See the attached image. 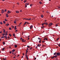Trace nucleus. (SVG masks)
Segmentation results:
<instances>
[{
    "instance_id": "nucleus-1",
    "label": "nucleus",
    "mask_w": 60,
    "mask_h": 60,
    "mask_svg": "<svg viewBox=\"0 0 60 60\" xmlns=\"http://www.w3.org/2000/svg\"><path fill=\"white\" fill-rule=\"evenodd\" d=\"M56 55L57 56H60V53L59 52H57L56 54Z\"/></svg>"
},
{
    "instance_id": "nucleus-2",
    "label": "nucleus",
    "mask_w": 60,
    "mask_h": 60,
    "mask_svg": "<svg viewBox=\"0 0 60 60\" xmlns=\"http://www.w3.org/2000/svg\"><path fill=\"white\" fill-rule=\"evenodd\" d=\"M52 23H50L49 24V26H52Z\"/></svg>"
},
{
    "instance_id": "nucleus-3",
    "label": "nucleus",
    "mask_w": 60,
    "mask_h": 60,
    "mask_svg": "<svg viewBox=\"0 0 60 60\" xmlns=\"http://www.w3.org/2000/svg\"><path fill=\"white\" fill-rule=\"evenodd\" d=\"M8 13V14H9V13H11V12L10 11H8L7 12Z\"/></svg>"
},
{
    "instance_id": "nucleus-4",
    "label": "nucleus",
    "mask_w": 60,
    "mask_h": 60,
    "mask_svg": "<svg viewBox=\"0 0 60 60\" xmlns=\"http://www.w3.org/2000/svg\"><path fill=\"white\" fill-rule=\"evenodd\" d=\"M33 28V25H31L30 26V29H32Z\"/></svg>"
},
{
    "instance_id": "nucleus-5",
    "label": "nucleus",
    "mask_w": 60,
    "mask_h": 60,
    "mask_svg": "<svg viewBox=\"0 0 60 60\" xmlns=\"http://www.w3.org/2000/svg\"><path fill=\"white\" fill-rule=\"evenodd\" d=\"M8 35V34H7V32H6L5 35H6V36H7V35Z\"/></svg>"
},
{
    "instance_id": "nucleus-6",
    "label": "nucleus",
    "mask_w": 60,
    "mask_h": 60,
    "mask_svg": "<svg viewBox=\"0 0 60 60\" xmlns=\"http://www.w3.org/2000/svg\"><path fill=\"white\" fill-rule=\"evenodd\" d=\"M14 22L15 24H16V20L15 19L14 21Z\"/></svg>"
},
{
    "instance_id": "nucleus-7",
    "label": "nucleus",
    "mask_w": 60,
    "mask_h": 60,
    "mask_svg": "<svg viewBox=\"0 0 60 60\" xmlns=\"http://www.w3.org/2000/svg\"><path fill=\"white\" fill-rule=\"evenodd\" d=\"M45 24V22H44V23H42V26H43V25H44V24Z\"/></svg>"
},
{
    "instance_id": "nucleus-8",
    "label": "nucleus",
    "mask_w": 60,
    "mask_h": 60,
    "mask_svg": "<svg viewBox=\"0 0 60 60\" xmlns=\"http://www.w3.org/2000/svg\"><path fill=\"white\" fill-rule=\"evenodd\" d=\"M17 26H15V30H16L17 29Z\"/></svg>"
},
{
    "instance_id": "nucleus-9",
    "label": "nucleus",
    "mask_w": 60,
    "mask_h": 60,
    "mask_svg": "<svg viewBox=\"0 0 60 60\" xmlns=\"http://www.w3.org/2000/svg\"><path fill=\"white\" fill-rule=\"evenodd\" d=\"M4 12V10H2V13H3Z\"/></svg>"
},
{
    "instance_id": "nucleus-10",
    "label": "nucleus",
    "mask_w": 60,
    "mask_h": 60,
    "mask_svg": "<svg viewBox=\"0 0 60 60\" xmlns=\"http://www.w3.org/2000/svg\"><path fill=\"white\" fill-rule=\"evenodd\" d=\"M57 55H56V56H54V58H56V57H57Z\"/></svg>"
},
{
    "instance_id": "nucleus-11",
    "label": "nucleus",
    "mask_w": 60,
    "mask_h": 60,
    "mask_svg": "<svg viewBox=\"0 0 60 60\" xmlns=\"http://www.w3.org/2000/svg\"><path fill=\"white\" fill-rule=\"evenodd\" d=\"M15 50L14 49H13V50H12V52H14L15 51Z\"/></svg>"
},
{
    "instance_id": "nucleus-12",
    "label": "nucleus",
    "mask_w": 60,
    "mask_h": 60,
    "mask_svg": "<svg viewBox=\"0 0 60 60\" xmlns=\"http://www.w3.org/2000/svg\"><path fill=\"white\" fill-rule=\"evenodd\" d=\"M24 39H22V42H24Z\"/></svg>"
},
{
    "instance_id": "nucleus-13",
    "label": "nucleus",
    "mask_w": 60,
    "mask_h": 60,
    "mask_svg": "<svg viewBox=\"0 0 60 60\" xmlns=\"http://www.w3.org/2000/svg\"><path fill=\"white\" fill-rule=\"evenodd\" d=\"M5 37V36H4L3 37H1L0 38H4Z\"/></svg>"
},
{
    "instance_id": "nucleus-14",
    "label": "nucleus",
    "mask_w": 60,
    "mask_h": 60,
    "mask_svg": "<svg viewBox=\"0 0 60 60\" xmlns=\"http://www.w3.org/2000/svg\"><path fill=\"white\" fill-rule=\"evenodd\" d=\"M26 58L27 60H28V57L27 56V55H26Z\"/></svg>"
},
{
    "instance_id": "nucleus-15",
    "label": "nucleus",
    "mask_w": 60,
    "mask_h": 60,
    "mask_svg": "<svg viewBox=\"0 0 60 60\" xmlns=\"http://www.w3.org/2000/svg\"><path fill=\"white\" fill-rule=\"evenodd\" d=\"M6 17H7V18H8V15L7 14H6Z\"/></svg>"
},
{
    "instance_id": "nucleus-16",
    "label": "nucleus",
    "mask_w": 60,
    "mask_h": 60,
    "mask_svg": "<svg viewBox=\"0 0 60 60\" xmlns=\"http://www.w3.org/2000/svg\"><path fill=\"white\" fill-rule=\"evenodd\" d=\"M16 12L17 13H19V11H16Z\"/></svg>"
},
{
    "instance_id": "nucleus-17",
    "label": "nucleus",
    "mask_w": 60,
    "mask_h": 60,
    "mask_svg": "<svg viewBox=\"0 0 60 60\" xmlns=\"http://www.w3.org/2000/svg\"><path fill=\"white\" fill-rule=\"evenodd\" d=\"M45 24L46 25H48V23H47V22H45Z\"/></svg>"
},
{
    "instance_id": "nucleus-18",
    "label": "nucleus",
    "mask_w": 60,
    "mask_h": 60,
    "mask_svg": "<svg viewBox=\"0 0 60 60\" xmlns=\"http://www.w3.org/2000/svg\"><path fill=\"white\" fill-rule=\"evenodd\" d=\"M14 46H15V48H17V45H15Z\"/></svg>"
},
{
    "instance_id": "nucleus-19",
    "label": "nucleus",
    "mask_w": 60,
    "mask_h": 60,
    "mask_svg": "<svg viewBox=\"0 0 60 60\" xmlns=\"http://www.w3.org/2000/svg\"><path fill=\"white\" fill-rule=\"evenodd\" d=\"M13 36H14V37H15V38H16V37H15V34H13Z\"/></svg>"
},
{
    "instance_id": "nucleus-20",
    "label": "nucleus",
    "mask_w": 60,
    "mask_h": 60,
    "mask_svg": "<svg viewBox=\"0 0 60 60\" xmlns=\"http://www.w3.org/2000/svg\"><path fill=\"white\" fill-rule=\"evenodd\" d=\"M54 56H52V57H51V58H52V59H53V58H54Z\"/></svg>"
},
{
    "instance_id": "nucleus-21",
    "label": "nucleus",
    "mask_w": 60,
    "mask_h": 60,
    "mask_svg": "<svg viewBox=\"0 0 60 60\" xmlns=\"http://www.w3.org/2000/svg\"><path fill=\"white\" fill-rule=\"evenodd\" d=\"M6 25L7 26H8L9 25V24L7 23V24H6Z\"/></svg>"
},
{
    "instance_id": "nucleus-22",
    "label": "nucleus",
    "mask_w": 60,
    "mask_h": 60,
    "mask_svg": "<svg viewBox=\"0 0 60 60\" xmlns=\"http://www.w3.org/2000/svg\"><path fill=\"white\" fill-rule=\"evenodd\" d=\"M26 19L27 20H31V19H30H30Z\"/></svg>"
},
{
    "instance_id": "nucleus-23",
    "label": "nucleus",
    "mask_w": 60,
    "mask_h": 60,
    "mask_svg": "<svg viewBox=\"0 0 60 60\" xmlns=\"http://www.w3.org/2000/svg\"><path fill=\"white\" fill-rule=\"evenodd\" d=\"M41 18H43V15H41Z\"/></svg>"
},
{
    "instance_id": "nucleus-24",
    "label": "nucleus",
    "mask_w": 60,
    "mask_h": 60,
    "mask_svg": "<svg viewBox=\"0 0 60 60\" xmlns=\"http://www.w3.org/2000/svg\"><path fill=\"white\" fill-rule=\"evenodd\" d=\"M56 52H55L54 54V55H56Z\"/></svg>"
},
{
    "instance_id": "nucleus-25",
    "label": "nucleus",
    "mask_w": 60,
    "mask_h": 60,
    "mask_svg": "<svg viewBox=\"0 0 60 60\" xmlns=\"http://www.w3.org/2000/svg\"><path fill=\"white\" fill-rule=\"evenodd\" d=\"M3 32H4V33H5V30H3Z\"/></svg>"
},
{
    "instance_id": "nucleus-26",
    "label": "nucleus",
    "mask_w": 60,
    "mask_h": 60,
    "mask_svg": "<svg viewBox=\"0 0 60 60\" xmlns=\"http://www.w3.org/2000/svg\"><path fill=\"white\" fill-rule=\"evenodd\" d=\"M5 21H8V20H7L6 19H5Z\"/></svg>"
},
{
    "instance_id": "nucleus-27",
    "label": "nucleus",
    "mask_w": 60,
    "mask_h": 60,
    "mask_svg": "<svg viewBox=\"0 0 60 60\" xmlns=\"http://www.w3.org/2000/svg\"><path fill=\"white\" fill-rule=\"evenodd\" d=\"M3 45L5 44V42H3Z\"/></svg>"
},
{
    "instance_id": "nucleus-28",
    "label": "nucleus",
    "mask_w": 60,
    "mask_h": 60,
    "mask_svg": "<svg viewBox=\"0 0 60 60\" xmlns=\"http://www.w3.org/2000/svg\"><path fill=\"white\" fill-rule=\"evenodd\" d=\"M26 0H25L24 1V3H26Z\"/></svg>"
},
{
    "instance_id": "nucleus-29",
    "label": "nucleus",
    "mask_w": 60,
    "mask_h": 60,
    "mask_svg": "<svg viewBox=\"0 0 60 60\" xmlns=\"http://www.w3.org/2000/svg\"><path fill=\"white\" fill-rule=\"evenodd\" d=\"M39 3L40 4H42V3L41 2H39Z\"/></svg>"
},
{
    "instance_id": "nucleus-30",
    "label": "nucleus",
    "mask_w": 60,
    "mask_h": 60,
    "mask_svg": "<svg viewBox=\"0 0 60 60\" xmlns=\"http://www.w3.org/2000/svg\"><path fill=\"white\" fill-rule=\"evenodd\" d=\"M11 27L12 28H14V26H13L12 25L11 26Z\"/></svg>"
},
{
    "instance_id": "nucleus-31",
    "label": "nucleus",
    "mask_w": 60,
    "mask_h": 60,
    "mask_svg": "<svg viewBox=\"0 0 60 60\" xmlns=\"http://www.w3.org/2000/svg\"><path fill=\"white\" fill-rule=\"evenodd\" d=\"M5 38L6 39H7V36H5Z\"/></svg>"
},
{
    "instance_id": "nucleus-32",
    "label": "nucleus",
    "mask_w": 60,
    "mask_h": 60,
    "mask_svg": "<svg viewBox=\"0 0 60 60\" xmlns=\"http://www.w3.org/2000/svg\"><path fill=\"white\" fill-rule=\"evenodd\" d=\"M21 24H22V22H21L19 24V26H20V25H21Z\"/></svg>"
},
{
    "instance_id": "nucleus-33",
    "label": "nucleus",
    "mask_w": 60,
    "mask_h": 60,
    "mask_svg": "<svg viewBox=\"0 0 60 60\" xmlns=\"http://www.w3.org/2000/svg\"><path fill=\"white\" fill-rule=\"evenodd\" d=\"M9 35L10 37L11 36V34H9Z\"/></svg>"
},
{
    "instance_id": "nucleus-34",
    "label": "nucleus",
    "mask_w": 60,
    "mask_h": 60,
    "mask_svg": "<svg viewBox=\"0 0 60 60\" xmlns=\"http://www.w3.org/2000/svg\"><path fill=\"white\" fill-rule=\"evenodd\" d=\"M26 22H25L24 23V25H25L26 24Z\"/></svg>"
},
{
    "instance_id": "nucleus-35",
    "label": "nucleus",
    "mask_w": 60,
    "mask_h": 60,
    "mask_svg": "<svg viewBox=\"0 0 60 60\" xmlns=\"http://www.w3.org/2000/svg\"><path fill=\"white\" fill-rule=\"evenodd\" d=\"M4 49H5V48H3V49H2V50L3 51L4 50Z\"/></svg>"
},
{
    "instance_id": "nucleus-36",
    "label": "nucleus",
    "mask_w": 60,
    "mask_h": 60,
    "mask_svg": "<svg viewBox=\"0 0 60 60\" xmlns=\"http://www.w3.org/2000/svg\"><path fill=\"white\" fill-rule=\"evenodd\" d=\"M32 5H33V4H31L30 5V6H32Z\"/></svg>"
},
{
    "instance_id": "nucleus-37",
    "label": "nucleus",
    "mask_w": 60,
    "mask_h": 60,
    "mask_svg": "<svg viewBox=\"0 0 60 60\" xmlns=\"http://www.w3.org/2000/svg\"><path fill=\"white\" fill-rule=\"evenodd\" d=\"M26 53H27L28 52V50H26Z\"/></svg>"
},
{
    "instance_id": "nucleus-38",
    "label": "nucleus",
    "mask_w": 60,
    "mask_h": 60,
    "mask_svg": "<svg viewBox=\"0 0 60 60\" xmlns=\"http://www.w3.org/2000/svg\"><path fill=\"white\" fill-rule=\"evenodd\" d=\"M37 46H38V47H39L40 46V45H39V44H38Z\"/></svg>"
},
{
    "instance_id": "nucleus-39",
    "label": "nucleus",
    "mask_w": 60,
    "mask_h": 60,
    "mask_svg": "<svg viewBox=\"0 0 60 60\" xmlns=\"http://www.w3.org/2000/svg\"><path fill=\"white\" fill-rule=\"evenodd\" d=\"M59 38H58L56 40L57 41H58L59 40Z\"/></svg>"
},
{
    "instance_id": "nucleus-40",
    "label": "nucleus",
    "mask_w": 60,
    "mask_h": 60,
    "mask_svg": "<svg viewBox=\"0 0 60 60\" xmlns=\"http://www.w3.org/2000/svg\"><path fill=\"white\" fill-rule=\"evenodd\" d=\"M38 40H41V38H38Z\"/></svg>"
},
{
    "instance_id": "nucleus-41",
    "label": "nucleus",
    "mask_w": 60,
    "mask_h": 60,
    "mask_svg": "<svg viewBox=\"0 0 60 60\" xmlns=\"http://www.w3.org/2000/svg\"><path fill=\"white\" fill-rule=\"evenodd\" d=\"M0 24H3V23H2V22H0Z\"/></svg>"
},
{
    "instance_id": "nucleus-42",
    "label": "nucleus",
    "mask_w": 60,
    "mask_h": 60,
    "mask_svg": "<svg viewBox=\"0 0 60 60\" xmlns=\"http://www.w3.org/2000/svg\"><path fill=\"white\" fill-rule=\"evenodd\" d=\"M45 40H48V39L47 38H45Z\"/></svg>"
},
{
    "instance_id": "nucleus-43",
    "label": "nucleus",
    "mask_w": 60,
    "mask_h": 60,
    "mask_svg": "<svg viewBox=\"0 0 60 60\" xmlns=\"http://www.w3.org/2000/svg\"><path fill=\"white\" fill-rule=\"evenodd\" d=\"M3 22L4 24H5V22L4 21H3Z\"/></svg>"
},
{
    "instance_id": "nucleus-44",
    "label": "nucleus",
    "mask_w": 60,
    "mask_h": 60,
    "mask_svg": "<svg viewBox=\"0 0 60 60\" xmlns=\"http://www.w3.org/2000/svg\"><path fill=\"white\" fill-rule=\"evenodd\" d=\"M4 35H5V33L4 34H2V35H3V36H4Z\"/></svg>"
},
{
    "instance_id": "nucleus-45",
    "label": "nucleus",
    "mask_w": 60,
    "mask_h": 60,
    "mask_svg": "<svg viewBox=\"0 0 60 60\" xmlns=\"http://www.w3.org/2000/svg\"><path fill=\"white\" fill-rule=\"evenodd\" d=\"M44 26H42V28H44Z\"/></svg>"
},
{
    "instance_id": "nucleus-46",
    "label": "nucleus",
    "mask_w": 60,
    "mask_h": 60,
    "mask_svg": "<svg viewBox=\"0 0 60 60\" xmlns=\"http://www.w3.org/2000/svg\"><path fill=\"white\" fill-rule=\"evenodd\" d=\"M11 28H9V30H11Z\"/></svg>"
},
{
    "instance_id": "nucleus-47",
    "label": "nucleus",
    "mask_w": 60,
    "mask_h": 60,
    "mask_svg": "<svg viewBox=\"0 0 60 60\" xmlns=\"http://www.w3.org/2000/svg\"><path fill=\"white\" fill-rule=\"evenodd\" d=\"M39 43H41V40H40L39 41Z\"/></svg>"
},
{
    "instance_id": "nucleus-48",
    "label": "nucleus",
    "mask_w": 60,
    "mask_h": 60,
    "mask_svg": "<svg viewBox=\"0 0 60 60\" xmlns=\"http://www.w3.org/2000/svg\"><path fill=\"white\" fill-rule=\"evenodd\" d=\"M29 4V3H27V4H26V5H28Z\"/></svg>"
},
{
    "instance_id": "nucleus-49",
    "label": "nucleus",
    "mask_w": 60,
    "mask_h": 60,
    "mask_svg": "<svg viewBox=\"0 0 60 60\" xmlns=\"http://www.w3.org/2000/svg\"><path fill=\"white\" fill-rule=\"evenodd\" d=\"M25 7H27V5H25Z\"/></svg>"
},
{
    "instance_id": "nucleus-50",
    "label": "nucleus",
    "mask_w": 60,
    "mask_h": 60,
    "mask_svg": "<svg viewBox=\"0 0 60 60\" xmlns=\"http://www.w3.org/2000/svg\"><path fill=\"white\" fill-rule=\"evenodd\" d=\"M27 47H28V48H30V47L29 46L27 45Z\"/></svg>"
},
{
    "instance_id": "nucleus-51",
    "label": "nucleus",
    "mask_w": 60,
    "mask_h": 60,
    "mask_svg": "<svg viewBox=\"0 0 60 60\" xmlns=\"http://www.w3.org/2000/svg\"><path fill=\"white\" fill-rule=\"evenodd\" d=\"M30 49L32 50V47L30 48Z\"/></svg>"
},
{
    "instance_id": "nucleus-52",
    "label": "nucleus",
    "mask_w": 60,
    "mask_h": 60,
    "mask_svg": "<svg viewBox=\"0 0 60 60\" xmlns=\"http://www.w3.org/2000/svg\"><path fill=\"white\" fill-rule=\"evenodd\" d=\"M15 56H16V57H17V56H16V55H14Z\"/></svg>"
},
{
    "instance_id": "nucleus-53",
    "label": "nucleus",
    "mask_w": 60,
    "mask_h": 60,
    "mask_svg": "<svg viewBox=\"0 0 60 60\" xmlns=\"http://www.w3.org/2000/svg\"><path fill=\"white\" fill-rule=\"evenodd\" d=\"M7 11V10H6V9L5 10V11Z\"/></svg>"
},
{
    "instance_id": "nucleus-54",
    "label": "nucleus",
    "mask_w": 60,
    "mask_h": 60,
    "mask_svg": "<svg viewBox=\"0 0 60 60\" xmlns=\"http://www.w3.org/2000/svg\"><path fill=\"white\" fill-rule=\"evenodd\" d=\"M9 53L10 54H11V51Z\"/></svg>"
},
{
    "instance_id": "nucleus-55",
    "label": "nucleus",
    "mask_w": 60,
    "mask_h": 60,
    "mask_svg": "<svg viewBox=\"0 0 60 60\" xmlns=\"http://www.w3.org/2000/svg\"><path fill=\"white\" fill-rule=\"evenodd\" d=\"M38 48V47H37V46H36V49H37V48Z\"/></svg>"
},
{
    "instance_id": "nucleus-56",
    "label": "nucleus",
    "mask_w": 60,
    "mask_h": 60,
    "mask_svg": "<svg viewBox=\"0 0 60 60\" xmlns=\"http://www.w3.org/2000/svg\"><path fill=\"white\" fill-rule=\"evenodd\" d=\"M13 54H14V55H16V53H13Z\"/></svg>"
},
{
    "instance_id": "nucleus-57",
    "label": "nucleus",
    "mask_w": 60,
    "mask_h": 60,
    "mask_svg": "<svg viewBox=\"0 0 60 60\" xmlns=\"http://www.w3.org/2000/svg\"><path fill=\"white\" fill-rule=\"evenodd\" d=\"M15 31V32H17L18 31V30H16Z\"/></svg>"
},
{
    "instance_id": "nucleus-58",
    "label": "nucleus",
    "mask_w": 60,
    "mask_h": 60,
    "mask_svg": "<svg viewBox=\"0 0 60 60\" xmlns=\"http://www.w3.org/2000/svg\"><path fill=\"white\" fill-rule=\"evenodd\" d=\"M44 42V41H42V42L43 43V42Z\"/></svg>"
},
{
    "instance_id": "nucleus-59",
    "label": "nucleus",
    "mask_w": 60,
    "mask_h": 60,
    "mask_svg": "<svg viewBox=\"0 0 60 60\" xmlns=\"http://www.w3.org/2000/svg\"><path fill=\"white\" fill-rule=\"evenodd\" d=\"M45 22H46V21H47V20H45Z\"/></svg>"
},
{
    "instance_id": "nucleus-60",
    "label": "nucleus",
    "mask_w": 60,
    "mask_h": 60,
    "mask_svg": "<svg viewBox=\"0 0 60 60\" xmlns=\"http://www.w3.org/2000/svg\"><path fill=\"white\" fill-rule=\"evenodd\" d=\"M56 26H57V24H56Z\"/></svg>"
},
{
    "instance_id": "nucleus-61",
    "label": "nucleus",
    "mask_w": 60,
    "mask_h": 60,
    "mask_svg": "<svg viewBox=\"0 0 60 60\" xmlns=\"http://www.w3.org/2000/svg\"><path fill=\"white\" fill-rule=\"evenodd\" d=\"M20 40H22V38H20Z\"/></svg>"
},
{
    "instance_id": "nucleus-62",
    "label": "nucleus",
    "mask_w": 60,
    "mask_h": 60,
    "mask_svg": "<svg viewBox=\"0 0 60 60\" xmlns=\"http://www.w3.org/2000/svg\"><path fill=\"white\" fill-rule=\"evenodd\" d=\"M23 56H24V55H25V54H24V53H23Z\"/></svg>"
},
{
    "instance_id": "nucleus-63",
    "label": "nucleus",
    "mask_w": 60,
    "mask_h": 60,
    "mask_svg": "<svg viewBox=\"0 0 60 60\" xmlns=\"http://www.w3.org/2000/svg\"><path fill=\"white\" fill-rule=\"evenodd\" d=\"M56 59H55L56 60H57V59L56 58Z\"/></svg>"
},
{
    "instance_id": "nucleus-64",
    "label": "nucleus",
    "mask_w": 60,
    "mask_h": 60,
    "mask_svg": "<svg viewBox=\"0 0 60 60\" xmlns=\"http://www.w3.org/2000/svg\"><path fill=\"white\" fill-rule=\"evenodd\" d=\"M58 8H59V9H60V7H58Z\"/></svg>"
}]
</instances>
